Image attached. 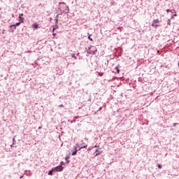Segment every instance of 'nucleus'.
Masks as SVG:
<instances>
[{
  "label": "nucleus",
  "instance_id": "obj_25",
  "mask_svg": "<svg viewBox=\"0 0 179 179\" xmlns=\"http://www.w3.org/2000/svg\"><path fill=\"white\" fill-rule=\"evenodd\" d=\"M88 38L90 40V41H93V38H92L90 36H88Z\"/></svg>",
  "mask_w": 179,
  "mask_h": 179
},
{
  "label": "nucleus",
  "instance_id": "obj_17",
  "mask_svg": "<svg viewBox=\"0 0 179 179\" xmlns=\"http://www.w3.org/2000/svg\"><path fill=\"white\" fill-rule=\"evenodd\" d=\"M90 54H93V53H92V52L87 50V57H89V55H90Z\"/></svg>",
  "mask_w": 179,
  "mask_h": 179
},
{
  "label": "nucleus",
  "instance_id": "obj_36",
  "mask_svg": "<svg viewBox=\"0 0 179 179\" xmlns=\"http://www.w3.org/2000/svg\"><path fill=\"white\" fill-rule=\"evenodd\" d=\"M94 148H99V145H94Z\"/></svg>",
  "mask_w": 179,
  "mask_h": 179
},
{
  "label": "nucleus",
  "instance_id": "obj_5",
  "mask_svg": "<svg viewBox=\"0 0 179 179\" xmlns=\"http://www.w3.org/2000/svg\"><path fill=\"white\" fill-rule=\"evenodd\" d=\"M94 156H99V155H101V151H99V149H96L95 152H94Z\"/></svg>",
  "mask_w": 179,
  "mask_h": 179
},
{
  "label": "nucleus",
  "instance_id": "obj_28",
  "mask_svg": "<svg viewBox=\"0 0 179 179\" xmlns=\"http://www.w3.org/2000/svg\"><path fill=\"white\" fill-rule=\"evenodd\" d=\"M22 16H23V13L19 15V17H22Z\"/></svg>",
  "mask_w": 179,
  "mask_h": 179
},
{
  "label": "nucleus",
  "instance_id": "obj_14",
  "mask_svg": "<svg viewBox=\"0 0 179 179\" xmlns=\"http://www.w3.org/2000/svg\"><path fill=\"white\" fill-rule=\"evenodd\" d=\"M53 171H52V170L49 171L48 173V176H52V174H53L52 172Z\"/></svg>",
  "mask_w": 179,
  "mask_h": 179
},
{
  "label": "nucleus",
  "instance_id": "obj_29",
  "mask_svg": "<svg viewBox=\"0 0 179 179\" xmlns=\"http://www.w3.org/2000/svg\"><path fill=\"white\" fill-rule=\"evenodd\" d=\"M138 82H142V78H138Z\"/></svg>",
  "mask_w": 179,
  "mask_h": 179
},
{
  "label": "nucleus",
  "instance_id": "obj_9",
  "mask_svg": "<svg viewBox=\"0 0 179 179\" xmlns=\"http://www.w3.org/2000/svg\"><path fill=\"white\" fill-rule=\"evenodd\" d=\"M74 148H75V151H73V152H72V156H75V155H76V154L78 153V150H77V148L76 147H74Z\"/></svg>",
  "mask_w": 179,
  "mask_h": 179
},
{
  "label": "nucleus",
  "instance_id": "obj_20",
  "mask_svg": "<svg viewBox=\"0 0 179 179\" xmlns=\"http://www.w3.org/2000/svg\"><path fill=\"white\" fill-rule=\"evenodd\" d=\"M65 159H66V164H69V160H68V159H69V157H66Z\"/></svg>",
  "mask_w": 179,
  "mask_h": 179
},
{
  "label": "nucleus",
  "instance_id": "obj_2",
  "mask_svg": "<svg viewBox=\"0 0 179 179\" xmlns=\"http://www.w3.org/2000/svg\"><path fill=\"white\" fill-rule=\"evenodd\" d=\"M88 50L90 51V52L92 53V55H96V52H97V48L93 45H90L88 48Z\"/></svg>",
  "mask_w": 179,
  "mask_h": 179
},
{
  "label": "nucleus",
  "instance_id": "obj_42",
  "mask_svg": "<svg viewBox=\"0 0 179 179\" xmlns=\"http://www.w3.org/2000/svg\"><path fill=\"white\" fill-rule=\"evenodd\" d=\"M120 31H121V28H120Z\"/></svg>",
  "mask_w": 179,
  "mask_h": 179
},
{
  "label": "nucleus",
  "instance_id": "obj_33",
  "mask_svg": "<svg viewBox=\"0 0 179 179\" xmlns=\"http://www.w3.org/2000/svg\"><path fill=\"white\" fill-rule=\"evenodd\" d=\"M59 107H64V105H63V104H60V105L59 106Z\"/></svg>",
  "mask_w": 179,
  "mask_h": 179
},
{
  "label": "nucleus",
  "instance_id": "obj_10",
  "mask_svg": "<svg viewBox=\"0 0 179 179\" xmlns=\"http://www.w3.org/2000/svg\"><path fill=\"white\" fill-rule=\"evenodd\" d=\"M86 148H87V145H83L78 149V150H82V149H86Z\"/></svg>",
  "mask_w": 179,
  "mask_h": 179
},
{
  "label": "nucleus",
  "instance_id": "obj_23",
  "mask_svg": "<svg viewBox=\"0 0 179 179\" xmlns=\"http://www.w3.org/2000/svg\"><path fill=\"white\" fill-rule=\"evenodd\" d=\"M55 24H58V19H57V18H55Z\"/></svg>",
  "mask_w": 179,
  "mask_h": 179
},
{
  "label": "nucleus",
  "instance_id": "obj_16",
  "mask_svg": "<svg viewBox=\"0 0 179 179\" xmlns=\"http://www.w3.org/2000/svg\"><path fill=\"white\" fill-rule=\"evenodd\" d=\"M152 23H154L155 24H156V23H159V19L154 20Z\"/></svg>",
  "mask_w": 179,
  "mask_h": 179
},
{
  "label": "nucleus",
  "instance_id": "obj_13",
  "mask_svg": "<svg viewBox=\"0 0 179 179\" xmlns=\"http://www.w3.org/2000/svg\"><path fill=\"white\" fill-rule=\"evenodd\" d=\"M167 24H168V26H171V19H169L167 20Z\"/></svg>",
  "mask_w": 179,
  "mask_h": 179
},
{
  "label": "nucleus",
  "instance_id": "obj_21",
  "mask_svg": "<svg viewBox=\"0 0 179 179\" xmlns=\"http://www.w3.org/2000/svg\"><path fill=\"white\" fill-rule=\"evenodd\" d=\"M166 12H167V13H169V12H170L171 13H173V10H170V9H167Z\"/></svg>",
  "mask_w": 179,
  "mask_h": 179
},
{
  "label": "nucleus",
  "instance_id": "obj_41",
  "mask_svg": "<svg viewBox=\"0 0 179 179\" xmlns=\"http://www.w3.org/2000/svg\"><path fill=\"white\" fill-rule=\"evenodd\" d=\"M38 129H41V127H39Z\"/></svg>",
  "mask_w": 179,
  "mask_h": 179
},
{
  "label": "nucleus",
  "instance_id": "obj_40",
  "mask_svg": "<svg viewBox=\"0 0 179 179\" xmlns=\"http://www.w3.org/2000/svg\"><path fill=\"white\" fill-rule=\"evenodd\" d=\"M23 177V175L20 177V178H22Z\"/></svg>",
  "mask_w": 179,
  "mask_h": 179
},
{
  "label": "nucleus",
  "instance_id": "obj_31",
  "mask_svg": "<svg viewBox=\"0 0 179 179\" xmlns=\"http://www.w3.org/2000/svg\"><path fill=\"white\" fill-rule=\"evenodd\" d=\"M13 143H15V142H16V141L15 140V138H13Z\"/></svg>",
  "mask_w": 179,
  "mask_h": 179
},
{
  "label": "nucleus",
  "instance_id": "obj_27",
  "mask_svg": "<svg viewBox=\"0 0 179 179\" xmlns=\"http://www.w3.org/2000/svg\"><path fill=\"white\" fill-rule=\"evenodd\" d=\"M162 164H158V169H162Z\"/></svg>",
  "mask_w": 179,
  "mask_h": 179
},
{
  "label": "nucleus",
  "instance_id": "obj_3",
  "mask_svg": "<svg viewBox=\"0 0 179 179\" xmlns=\"http://www.w3.org/2000/svg\"><path fill=\"white\" fill-rule=\"evenodd\" d=\"M62 170H64V167L62 166V165H58L56 167L52 168V171L57 172L62 171Z\"/></svg>",
  "mask_w": 179,
  "mask_h": 179
},
{
  "label": "nucleus",
  "instance_id": "obj_18",
  "mask_svg": "<svg viewBox=\"0 0 179 179\" xmlns=\"http://www.w3.org/2000/svg\"><path fill=\"white\" fill-rule=\"evenodd\" d=\"M176 16H177V14H176V13H175L174 15H172L171 16V19H174V17H176Z\"/></svg>",
  "mask_w": 179,
  "mask_h": 179
},
{
  "label": "nucleus",
  "instance_id": "obj_38",
  "mask_svg": "<svg viewBox=\"0 0 179 179\" xmlns=\"http://www.w3.org/2000/svg\"><path fill=\"white\" fill-rule=\"evenodd\" d=\"M73 122H76V120H73Z\"/></svg>",
  "mask_w": 179,
  "mask_h": 179
},
{
  "label": "nucleus",
  "instance_id": "obj_11",
  "mask_svg": "<svg viewBox=\"0 0 179 179\" xmlns=\"http://www.w3.org/2000/svg\"><path fill=\"white\" fill-rule=\"evenodd\" d=\"M151 26H152V27H155V29H157V27H159V25L155 24L153 23V22H152V24H151Z\"/></svg>",
  "mask_w": 179,
  "mask_h": 179
},
{
  "label": "nucleus",
  "instance_id": "obj_15",
  "mask_svg": "<svg viewBox=\"0 0 179 179\" xmlns=\"http://www.w3.org/2000/svg\"><path fill=\"white\" fill-rule=\"evenodd\" d=\"M72 58H73L74 59H78V57H76V56L75 55V53H73L71 55Z\"/></svg>",
  "mask_w": 179,
  "mask_h": 179
},
{
  "label": "nucleus",
  "instance_id": "obj_22",
  "mask_svg": "<svg viewBox=\"0 0 179 179\" xmlns=\"http://www.w3.org/2000/svg\"><path fill=\"white\" fill-rule=\"evenodd\" d=\"M59 15H62L61 13H58L56 17H55V19H58L59 17Z\"/></svg>",
  "mask_w": 179,
  "mask_h": 179
},
{
  "label": "nucleus",
  "instance_id": "obj_1",
  "mask_svg": "<svg viewBox=\"0 0 179 179\" xmlns=\"http://www.w3.org/2000/svg\"><path fill=\"white\" fill-rule=\"evenodd\" d=\"M58 10L60 11V15H62V13H64V15L69 13V7L66 6L65 2L59 3Z\"/></svg>",
  "mask_w": 179,
  "mask_h": 179
},
{
  "label": "nucleus",
  "instance_id": "obj_26",
  "mask_svg": "<svg viewBox=\"0 0 179 179\" xmlns=\"http://www.w3.org/2000/svg\"><path fill=\"white\" fill-rule=\"evenodd\" d=\"M176 125H178V123H173V127H176Z\"/></svg>",
  "mask_w": 179,
  "mask_h": 179
},
{
  "label": "nucleus",
  "instance_id": "obj_34",
  "mask_svg": "<svg viewBox=\"0 0 179 179\" xmlns=\"http://www.w3.org/2000/svg\"><path fill=\"white\" fill-rule=\"evenodd\" d=\"M78 118H79L78 117H74L75 120H78Z\"/></svg>",
  "mask_w": 179,
  "mask_h": 179
},
{
  "label": "nucleus",
  "instance_id": "obj_39",
  "mask_svg": "<svg viewBox=\"0 0 179 179\" xmlns=\"http://www.w3.org/2000/svg\"><path fill=\"white\" fill-rule=\"evenodd\" d=\"M73 122H76V120H73Z\"/></svg>",
  "mask_w": 179,
  "mask_h": 179
},
{
  "label": "nucleus",
  "instance_id": "obj_24",
  "mask_svg": "<svg viewBox=\"0 0 179 179\" xmlns=\"http://www.w3.org/2000/svg\"><path fill=\"white\" fill-rule=\"evenodd\" d=\"M103 75H104L103 73H99V76H103Z\"/></svg>",
  "mask_w": 179,
  "mask_h": 179
},
{
  "label": "nucleus",
  "instance_id": "obj_6",
  "mask_svg": "<svg viewBox=\"0 0 179 179\" xmlns=\"http://www.w3.org/2000/svg\"><path fill=\"white\" fill-rule=\"evenodd\" d=\"M114 71H116V73H120V65L115 66Z\"/></svg>",
  "mask_w": 179,
  "mask_h": 179
},
{
  "label": "nucleus",
  "instance_id": "obj_30",
  "mask_svg": "<svg viewBox=\"0 0 179 179\" xmlns=\"http://www.w3.org/2000/svg\"><path fill=\"white\" fill-rule=\"evenodd\" d=\"M13 145H15V143H13L10 145V148H13Z\"/></svg>",
  "mask_w": 179,
  "mask_h": 179
},
{
  "label": "nucleus",
  "instance_id": "obj_32",
  "mask_svg": "<svg viewBox=\"0 0 179 179\" xmlns=\"http://www.w3.org/2000/svg\"><path fill=\"white\" fill-rule=\"evenodd\" d=\"M52 36H54V37H55V36H57V34L53 33V34H52Z\"/></svg>",
  "mask_w": 179,
  "mask_h": 179
},
{
  "label": "nucleus",
  "instance_id": "obj_12",
  "mask_svg": "<svg viewBox=\"0 0 179 179\" xmlns=\"http://www.w3.org/2000/svg\"><path fill=\"white\" fill-rule=\"evenodd\" d=\"M32 27L34 29H38V25L37 24H32Z\"/></svg>",
  "mask_w": 179,
  "mask_h": 179
},
{
  "label": "nucleus",
  "instance_id": "obj_37",
  "mask_svg": "<svg viewBox=\"0 0 179 179\" xmlns=\"http://www.w3.org/2000/svg\"><path fill=\"white\" fill-rule=\"evenodd\" d=\"M60 164H64V162L62 161V162H60Z\"/></svg>",
  "mask_w": 179,
  "mask_h": 179
},
{
  "label": "nucleus",
  "instance_id": "obj_8",
  "mask_svg": "<svg viewBox=\"0 0 179 179\" xmlns=\"http://www.w3.org/2000/svg\"><path fill=\"white\" fill-rule=\"evenodd\" d=\"M59 26L58 24H55V25L53 26L52 31L54 32L55 30H57V29H59Z\"/></svg>",
  "mask_w": 179,
  "mask_h": 179
},
{
  "label": "nucleus",
  "instance_id": "obj_35",
  "mask_svg": "<svg viewBox=\"0 0 179 179\" xmlns=\"http://www.w3.org/2000/svg\"><path fill=\"white\" fill-rule=\"evenodd\" d=\"M50 22H51V20H52V17H50Z\"/></svg>",
  "mask_w": 179,
  "mask_h": 179
},
{
  "label": "nucleus",
  "instance_id": "obj_7",
  "mask_svg": "<svg viewBox=\"0 0 179 179\" xmlns=\"http://www.w3.org/2000/svg\"><path fill=\"white\" fill-rule=\"evenodd\" d=\"M19 17V22L21 23H24V17Z\"/></svg>",
  "mask_w": 179,
  "mask_h": 179
},
{
  "label": "nucleus",
  "instance_id": "obj_19",
  "mask_svg": "<svg viewBox=\"0 0 179 179\" xmlns=\"http://www.w3.org/2000/svg\"><path fill=\"white\" fill-rule=\"evenodd\" d=\"M11 29V31L12 33H13V31H15V30H16V29H15V27H10Z\"/></svg>",
  "mask_w": 179,
  "mask_h": 179
},
{
  "label": "nucleus",
  "instance_id": "obj_4",
  "mask_svg": "<svg viewBox=\"0 0 179 179\" xmlns=\"http://www.w3.org/2000/svg\"><path fill=\"white\" fill-rule=\"evenodd\" d=\"M20 23H22V22H20V21H19V22H17L14 24L10 25V27H14V29H16L17 26H20Z\"/></svg>",
  "mask_w": 179,
  "mask_h": 179
},
{
  "label": "nucleus",
  "instance_id": "obj_43",
  "mask_svg": "<svg viewBox=\"0 0 179 179\" xmlns=\"http://www.w3.org/2000/svg\"><path fill=\"white\" fill-rule=\"evenodd\" d=\"M178 66H179V62H178Z\"/></svg>",
  "mask_w": 179,
  "mask_h": 179
}]
</instances>
